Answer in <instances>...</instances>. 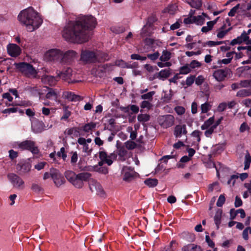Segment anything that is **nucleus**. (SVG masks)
Returning <instances> with one entry per match:
<instances>
[{
	"label": "nucleus",
	"mask_w": 251,
	"mask_h": 251,
	"mask_svg": "<svg viewBox=\"0 0 251 251\" xmlns=\"http://www.w3.org/2000/svg\"><path fill=\"white\" fill-rule=\"evenodd\" d=\"M96 19L92 15L82 16L75 21H71L64 27L62 36L67 41L73 43H83L89 39V31L97 25Z\"/></svg>",
	"instance_id": "obj_1"
},
{
	"label": "nucleus",
	"mask_w": 251,
	"mask_h": 251,
	"mask_svg": "<svg viewBox=\"0 0 251 251\" xmlns=\"http://www.w3.org/2000/svg\"><path fill=\"white\" fill-rule=\"evenodd\" d=\"M18 18L21 24L26 26L27 30L29 32L38 28L43 23L39 13L32 7L21 11Z\"/></svg>",
	"instance_id": "obj_2"
},
{
	"label": "nucleus",
	"mask_w": 251,
	"mask_h": 251,
	"mask_svg": "<svg viewBox=\"0 0 251 251\" xmlns=\"http://www.w3.org/2000/svg\"><path fill=\"white\" fill-rule=\"evenodd\" d=\"M80 59L82 61L89 63L102 62L109 59L108 55L105 53L96 54L94 51L82 50Z\"/></svg>",
	"instance_id": "obj_3"
},
{
	"label": "nucleus",
	"mask_w": 251,
	"mask_h": 251,
	"mask_svg": "<svg viewBox=\"0 0 251 251\" xmlns=\"http://www.w3.org/2000/svg\"><path fill=\"white\" fill-rule=\"evenodd\" d=\"M14 65L16 69L26 77L33 76L35 77L37 74L36 70L33 66L28 63H15Z\"/></svg>",
	"instance_id": "obj_4"
},
{
	"label": "nucleus",
	"mask_w": 251,
	"mask_h": 251,
	"mask_svg": "<svg viewBox=\"0 0 251 251\" xmlns=\"http://www.w3.org/2000/svg\"><path fill=\"white\" fill-rule=\"evenodd\" d=\"M18 148L21 151H28L33 154H38L39 150L36 145V142L31 140H25L17 143Z\"/></svg>",
	"instance_id": "obj_5"
},
{
	"label": "nucleus",
	"mask_w": 251,
	"mask_h": 251,
	"mask_svg": "<svg viewBox=\"0 0 251 251\" xmlns=\"http://www.w3.org/2000/svg\"><path fill=\"white\" fill-rule=\"evenodd\" d=\"M62 52L60 50L56 49L50 50L45 53L44 59L47 61L60 64Z\"/></svg>",
	"instance_id": "obj_6"
},
{
	"label": "nucleus",
	"mask_w": 251,
	"mask_h": 251,
	"mask_svg": "<svg viewBox=\"0 0 251 251\" xmlns=\"http://www.w3.org/2000/svg\"><path fill=\"white\" fill-rule=\"evenodd\" d=\"M72 75L73 70L72 68L70 67H67L59 72V73L57 75V77H58L59 79H61L63 81L67 82L68 84H73L81 81V80L72 79Z\"/></svg>",
	"instance_id": "obj_7"
},
{
	"label": "nucleus",
	"mask_w": 251,
	"mask_h": 251,
	"mask_svg": "<svg viewBox=\"0 0 251 251\" xmlns=\"http://www.w3.org/2000/svg\"><path fill=\"white\" fill-rule=\"evenodd\" d=\"M91 176V174L89 173H80L77 175V176L71 183L75 187L81 188L83 186V181H88Z\"/></svg>",
	"instance_id": "obj_8"
},
{
	"label": "nucleus",
	"mask_w": 251,
	"mask_h": 251,
	"mask_svg": "<svg viewBox=\"0 0 251 251\" xmlns=\"http://www.w3.org/2000/svg\"><path fill=\"white\" fill-rule=\"evenodd\" d=\"M76 55V52L73 50H69L64 53L62 52L60 64L70 65L74 61Z\"/></svg>",
	"instance_id": "obj_9"
},
{
	"label": "nucleus",
	"mask_w": 251,
	"mask_h": 251,
	"mask_svg": "<svg viewBox=\"0 0 251 251\" xmlns=\"http://www.w3.org/2000/svg\"><path fill=\"white\" fill-rule=\"evenodd\" d=\"M7 178L14 187L18 189H23L24 181L17 175L14 173H9L7 175Z\"/></svg>",
	"instance_id": "obj_10"
},
{
	"label": "nucleus",
	"mask_w": 251,
	"mask_h": 251,
	"mask_svg": "<svg viewBox=\"0 0 251 251\" xmlns=\"http://www.w3.org/2000/svg\"><path fill=\"white\" fill-rule=\"evenodd\" d=\"M230 72V70L226 67L223 69H219L214 71L213 74V77L219 82L225 80Z\"/></svg>",
	"instance_id": "obj_11"
},
{
	"label": "nucleus",
	"mask_w": 251,
	"mask_h": 251,
	"mask_svg": "<svg viewBox=\"0 0 251 251\" xmlns=\"http://www.w3.org/2000/svg\"><path fill=\"white\" fill-rule=\"evenodd\" d=\"M31 168V164L26 161L20 162L16 165L17 172L20 175L23 176L30 172Z\"/></svg>",
	"instance_id": "obj_12"
},
{
	"label": "nucleus",
	"mask_w": 251,
	"mask_h": 251,
	"mask_svg": "<svg viewBox=\"0 0 251 251\" xmlns=\"http://www.w3.org/2000/svg\"><path fill=\"white\" fill-rule=\"evenodd\" d=\"M7 50L8 54L13 57L18 56L21 53V48L15 44H8Z\"/></svg>",
	"instance_id": "obj_13"
},
{
	"label": "nucleus",
	"mask_w": 251,
	"mask_h": 251,
	"mask_svg": "<svg viewBox=\"0 0 251 251\" xmlns=\"http://www.w3.org/2000/svg\"><path fill=\"white\" fill-rule=\"evenodd\" d=\"M123 171V179L126 181H131L136 175V173L129 167H124Z\"/></svg>",
	"instance_id": "obj_14"
},
{
	"label": "nucleus",
	"mask_w": 251,
	"mask_h": 251,
	"mask_svg": "<svg viewBox=\"0 0 251 251\" xmlns=\"http://www.w3.org/2000/svg\"><path fill=\"white\" fill-rule=\"evenodd\" d=\"M45 128L44 123L39 120L34 121L31 125V129L32 131L35 133H39L42 132Z\"/></svg>",
	"instance_id": "obj_15"
},
{
	"label": "nucleus",
	"mask_w": 251,
	"mask_h": 251,
	"mask_svg": "<svg viewBox=\"0 0 251 251\" xmlns=\"http://www.w3.org/2000/svg\"><path fill=\"white\" fill-rule=\"evenodd\" d=\"M187 133L186 126L185 125H176L174 129V135L176 138H180L182 135Z\"/></svg>",
	"instance_id": "obj_16"
},
{
	"label": "nucleus",
	"mask_w": 251,
	"mask_h": 251,
	"mask_svg": "<svg viewBox=\"0 0 251 251\" xmlns=\"http://www.w3.org/2000/svg\"><path fill=\"white\" fill-rule=\"evenodd\" d=\"M63 97L71 101H77L82 100L80 96L75 95L74 93L70 91L64 92Z\"/></svg>",
	"instance_id": "obj_17"
},
{
	"label": "nucleus",
	"mask_w": 251,
	"mask_h": 251,
	"mask_svg": "<svg viewBox=\"0 0 251 251\" xmlns=\"http://www.w3.org/2000/svg\"><path fill=\"white\" fill-rule=\"evenodd\" d=\"M89 188L92 192H94V188L96 190L97 195L103 197L105 195L104 192L101 185L99 183H95L94 184L89 186Z\"/></svg>",
	"instance_id": "obj_18"
},
{
	"label": "nucleus",
	"mask_w": 251,
	"mask_h": 251,
	"mask_svg": "<svg viewBox=\"0 0 251 251\" xmlns=\"http://www.w3.org/2000/svg\"><path fill=\"white\" fill-rule=\"evenodd\" d=\"M171 74L170 69L161 70L159 73L154 75V77L160 79L164 80L167 78Z\"/></svg>",
	"instance_id": "obj_19"
},
{
	"label": "nucleus",
	"mask_w": 251,
	"mask_h": 251,
	"mask_svg": "<svg viewBox=\"0 0 251 251\" xmlns=\"http://www.w3.org/2000/svg\"><path fill=\"white\" fill-rule=\"evenodd\" d=\"M43 81L45 83H47L50 86H54L56 82L59 80L57 75L55 77L51 75H46L42 78Z\"/></svg>",
	"instance_id": "obj_20"
},
{
	"label": "nucleus",
	"mask_w": 251,
	"mask_h": 251,
	"mask_svg": "<svg viewBox=\"0 0 251 251\" xmlns=\"http://www.w3.org/2000/svg\"><path fill=\"white\" fill-rule=\"evenodd\" d=\"M47 99L56 100L58 98V91L57 89L49 88V91L46 95Z\"/></svg>",
	"instance_id": "obj_21"
},
{
	"label": "nucleus",
	"mask_w": 251,
	"mask_h": 251,
	"mask_svg": "<svg viewBox=\"0 0 251 251\" xmlns=\"http://www.w3.org/2000/svg\"><path fill=\"white\" fill-rule=\"evenodd\" d=\"M117 154L119 156V158L122 160H125L126 158L127 151L125 147L119 146L117 147Z\"/></svg>",
	"instance_id": "obj_22"
},
{
	"label": "nucleus",
	"mask_w": 251,
	"mask_h": 251,
	"mask_svg": "<svg viewBox=\"0 0 251 251\" xmlns=\"http://www.w3.org/2000/svg\"><path fill=\"white\" fill-rule=\"evenodd\" d=\"M174 124V117L172 115H167L164 121L163 125L166 127H171Z\"/></svg>",
	"instance_id": "obj_23"
},
{
	"label": "nucleus",
	"mask_w": 251,
	"mask_h": 251,
	"mask_svg": "<svg viewBox=\"0 0 251 251\" xmlns=\"http://www.w3.org/2000/svg\"><path fill=\"white\" fill-rule=\"evenodd\" d=\"M65 134L68 135H73L75 137H78L80 135L79 129L77 127H72L66 129L65 131Z\"/></svg>",
	"instance_id": "obj_24"
},
{
	"label": "nucleus",
	"mask_w": 251,
	"mask_h": 251,
	"mask_svg": "<svg viewBox=\"0 0 251 251\" xmlns=\"http://www.w3.org/2000/svg\"><path fill=\"white\" fill-rule=\"evenodd\" d=\"M222 214V210H219L218 211L216 212L214 217V222L216 226L217 229L219 228V226L221 222Z\"/></svg>",
	"instance_id": "obj_25"
},
{
	"label": "nucleus",
	"mask_w": 251,
	"mask_h": 251,
	"mask_svg": "<svg viewBox=\"0 0 251 251\" xmlns=\"http://www.w3.org/2000/svg\"><path fill=\"white\" fill-rule=\"evenodd\" d=\"M214 117L212 116L209 118L208 120L205 121L204 124L201 126V129L202 130H205L208 128H210L212 125L214 124Z\"/></svg>",
	"instance_id": "obj_26"
},
{
	"label": "nucleus",
	"mask_w": 251,
	"mask_h": 251,
	"mask_svg": "<svg viewBox=\"0 0 251 251\" xmlns=\"http://www.w3.org/2000/svg\"><path fill=\"white\" fill-rule=\"evenodd\" d=\"M63 114L62 116L61 117V120L67 121L69 117L71 115V112L68 110V106H63Z\"/></svg>",
	"instance_id": "obj_27"
},
{
	"label": "nucleus",
	"mask_w": 251,
	"mask_h": 251,
	"mask_svg": "<svg viewBox=\"0 0 251 251\" xmlns=\"http://www.w3.org/2000/svg\"><path fill=\"white\" fill-rule=\"evenodd\" d=\"M251 163V156L250 155L249 151H247L245 156L244 161V170H247L250 168V164Z\"/></svg>",
	"instance_id": "obj_28"
},
{
	"label": "nucleus",
	"mask_w": 251,
	"mask_h": 251,
	"mask_svg": "<svg viewBox=\"0 0 251 251\" xmlns=\"http://www.w3.org/2000/svg\"><path fill=\"white\" fill-rule=\"evenodd\" d=\"M50 176L51 177L53 180L56 179H58L61 176H62L61 174L60 173L59 171L55 168H50Z\"/></svg>",
	"instance_id": "obj_29"
},
{
	"label": "nucleus",
	"mask_w": 251,
	"mask_h": 251,
	"mask_svg": "<svg viewBox=\"0 0 251 251\" xmlns=\"http://www.w3.org/2000/svg\"><path fill=\"white\" fill-rule=\"evenodd\" d=\"M144 183L150 187H154L157 185L158 180L156 178H147L145 180Z\"/></svg>",
	"instance_id": "obj_30"
},
{
	"label": "nucleus",
	"mask_w": 251,
	"mask_h": 251,
	"mask_svg": "<svg viewBox=\"0 0 251 251\" xmlns=\"http://www.w3.org/2000/svg\"><path fill=\"white\" fill-rule=\"evenodd\" d=\"M66 179L71 183L76 176L77 175L72 171H67L65 173Z\"/></svg>",
	"instance_id": "obj_31"
},
{
	"label": "nucleus",
	"mask_w": 251,
	"mask_h": 251,
	"mask_svg": "<svg viewBox=\"0 0 251 251\" xmlns=\"http://www.w3.org/2000/svg\"><path fill=\"white\" fill-rule=\"evenodd\" d=\"M171 58V53L167 50H164L162 51V54L160 57L159 59L162 62L168 61Z\"/></svg>",
	"instance_id": "obj_32"
},
{
	"label": "nucleus",
	"mask_w": 251,
	"mask_h": 251,
	"mask_svg": "<svg viewBox=\"0 0 251 251\" xmlns=\"http://www.w3.org/2000/svg\"><path fill=\"white\" fill-rule=\"evenodd\" d=\"M236 96L239 97H246L251 96V90L242 89L237 93Z\"/></svg>",
	"instance_id": "obj_33"
},
{
	"label": "nucleus",
	"mask_w": 251,
	"mask_h": 251,
	"mask_svg": "<svg viewBox=\"0 0 251 251\" xmlns=\"http://www.w3.org/2000/svg\"><path fill=\"white\" fill-rule=\"evenodd\" d=\"M189 3L191 7L197 9H199L202 5L201 0H191Z\"/></svg>",
	"instance_id": "obj_34"
},
{
	"label": "nucleus",
	"mask_w": 251,
	"mask_h": 251,
	"mask_svg": "<svg viewBox=\"0 0 251 251\" xmlns=\"http://www.w3.org/2000/svg\"><path fill=\"white\" fill-rule=\"evenodd\" d=\"M205 22L204 18L202 16H198L193 17V22L197 25H201L204 24Z\"/></svg>",
	"instance_id": "obj_35"
},
{
	"label": "nucleus",
	"mask_w": 251,
	"mask_h": 251,
	"mask_svg": "<svg viewBox=\"0 0 251 251\" xmlns=\"http://www.w3.org/2000/svg\"><path fill=\"white\" fill-rule=\"evenodd\" d=\"M137 119L140 122H147L150 119V116L148 114H140L137 116Z\"/></svg>",
	"instance_id": "obj_36"
},
{
	"label": "nucleus",
	"mask_w": 251,
	"mask_h": 251,
	"mask_svg": "<svg viewBox=\"0 0 251 251\" xmlns=\"http://www.w3.org/2000/svg\"><path fill=\"white\" fill-rule=\"evenodd\" d=\"M248 38V33H246V32L245 31L243 32L240 36L236 38L239 44H241L243 42H246Z\"/></svg>",
	"instance_id": "obj_37"
},
{
	"label": "nucleus",
	"mask_w": 251,
	"mask_h": 251,
	"mask_svg": "<svg viewBox=\"0 0 251 251\" xmlns=\"http://www.w3.org/2000/svg\"><path fill=\"white\" fill-rule=\"evenodd\" d=\"M96 126V124L93 122L86 124L83 126V130L86 132H88L95 128Z\"/></svg>",
	"instance_id": "obj_38"
},
{
	"label": "nucleus",
	"mask_w": 251,
	"mask_h": 251,
	"mask_svg": "<svg viewBox=\"0 0 251 251\" xmlns=\"http://www.w3.org/2000/svg\"><path fill=\"white\" fill-rule=\"evenodd\" d=\"M177 243L175 240H172L169 246L165 247L162 251H174L176 249L175 245Z\"/></svg>",
	"instance_id": "obj_39"
},
{
	"label": "nucleus",
	"mask_w": 251,
	"mask_h": 251,
	"mask_svg": "<svg viewBox=\"0 0 251 251\" xmlns=\"http://www.w3.org/2000/svg\"><path fill=\"white\" fill-rule=\"evenodd\" d=\"M155 94L154 91H151L147 94H143L141 96L142 100H152L153 96Z\"/></svg>",
	"instance_id": "obj_40"
},
{
	"label": "nucleus",
	"mask_w": 251,
	"mask_h": 251,
	"mask_svg": "<svg viewBox=\"0 0 251 251\" xmlns=\"http://www.w3.org/2000/svg\"><path fill=\"white\" fill-rule=\"evenodd\" d=\"M78 167L80 171H94L95 170V168H98L97 165H95L94 166H85L84 167H82L80 166V162H79L78 164Z\"/></svg>",
	"instance_id": "obj_41"
},
{
	"label": "nucleus",
	"mask_w": 251,
	"mask_h": 251,
	"mask_svg": "<svg viewBox=\"0 0 251 251\" xmlns=\"http://www.w3.org/2000/svg\"><path fill=\"white\" fill-rule=\"evenodd\" d=\"M226 201V198L224 194L221 195L216 202V205L218 207H222L225 203Z\"/></svg>",
	"instance_id": "obj_42"
},
{
	"label": "nucleus",
	"mask_w": 251,
	"mask_h": 251,
	"mask_svg": "<svg viewBox=\"0 0 251 251\" xmlns=\"http://www.w3.org/2000/svg\"><path fill=\"white\" fill-rule=\"evenodd\" d=\"M191 71L190 68L188 65H185L180 68L179 74H187Z\"/></svg>",
	"instance_id": "obj_43"
},
{
	"label": "nucleus",
	"mask_w": 251,
	"mask_h": 251,
	"mask_svg": "<svg viewBox=\"0 0 251 251\" xmlns=\"http://www.w3.org/2000/svg\"><path fill=\"white\" fill-rule=\"evenodd\" d=\"M202 132L198 130H195L192 133L191 135L193 137L196 138L197 141L199 143L201 141V135Z\"/></svg>",
	"instance_id": "obj_44"
},
{
	"label": "nucleus",
	"mask_w": 251,
	"mask_h": 251,
	"mask_svg": "<svg viewBox=\"0 0 251 251\" xmlns=\"http://www.w3.org/2000/svg\"><path fill=\"white\" fill-rule=\"evenodd\" d=\"M240 5V4L238 3L236 6H235L232 8H231L230 9V10L229 11V12H228V15L230 17L234 16L235 14L237 12V11L239 8Z\"/></svg>",
	"instance_id": "obj_45"
},
{
	"label": "nucleus",
	"mask_w": 251,
	"mask_h": 251,
	"mask_svg": "<svg viewBox=\"0 0 251 251\" xmlns=\"http://www.w3.org/2000/svg\"><path fill=\"white\" fill-rule=\"evenodd\" d=\"M54 183L57 187H59L65 182V179L64 177L61 176L58 179L53 180Z\"/></svg>",
	"instance_id": "obj_46"
},
{
	"label": "nucleus",
	"mask_w": 251,
	"mask_h": 251,
	"mask_svg": "<svg viewBox=\"0 0 251 251\" xmlns=\"http://www.w3.org/2000/svg\"><path fill=\"white\" fill-rule=\"evenodd\" d=\"M140 106L142 108H147L148 109H150L152 107V104L149 101L143 100L141 102Z\"/></svg>",
	"instance_id": "obj_47"
},
{
	"label": "nucleus",
	"mask_w": 251,
	"mask_h": 251,
	"mask_svg": "<svg viewBox=\"0 0 251 251\" xmlns=\"http://www.w3.org/2000/svg\"><path fill=\"white\" fill-rule=\"evenodd\" d=\"M249 231H250V233H251V227L250 226L246 227L243 231L242 236L245 240H248L249 239Z\"/></svg>",
	"instance_id": "obj_48"
},
{
	"label": "nucleus",
	"mask_w": 251,
	"mask_h": 251,
	"mask_svg": "<svg viewBox=\"0 0 251 251\" xmlns=\"http://www.w3.org/2000/svg\"><path fill=\"white\" fill-rule=\"evenodd\" d=\"M250 129V127L248 125L246 122L243 123L240 127L239 131L241 133H243L246 130L249 131Z\"/></svg>",
	"instance_id": "obj_49"
},
{
	"label": "nucleus",
	"mask_w": 251,
	"mask_h": 251,
	"mask_svg": "<svg viewBox=\"0 0 251 251\" xmlns=\"http://www.w3.org/2000/svg\"><path fill=\"white\" fill-rule=\"evenodd\" d=\"M159 53L157 51L152 54H148L147 57L152 61H155L159 57Z\"/></svg>",
	"instance_id": "obj_50"
},
{
	"label": "nucleus",
	"mask_w": 251,
	"mask_h": 251,
	"mask_svg": "<svg viewBox=\"0 0 251 251\" xmlns=\"http://www.w3.org/2000/svg\"><path fill=\"white\" fill-rule=\"evenodd\" d=\"M115 65L122 68H127V63L122 59L116 60L115 62Z\"/></svg>",
	"instance_id": "obj_51"
},
{
	"label": "nucleus",
	"mask_w": 251,
	"mask_h": 251,
	"mask_svg": "<svg viewBox=\"0 0 251 251\" xmlns=\"http://www.w3.org/2000/svg\"><path fill=\"white\" fill-rule=\"evenodd\" d=\"M131 59L133 60H145L147 59L146 56H142L138 54H132L130 56Z\"/></svg>",
	"instance_id": "obj_52"
},
{
	"label": "nucleus",
	"mask_w": 251,
	"mask_h": 251,
	"mask_svg": "<svg viewBox=\"0 0 251 251\" xmlns=\"http://www.w3.org/2000/svg\"><path fill=\"white\" fill-rule=\"evenodd\" d=\"M172 92H173L172 90L170 89L169 93H166L164 94V97H163L164 101L168 102L171 100L172 96H173Z\"/></svg>",
	"instance_id": "obj_53"
},
{
	"label": "nucleus",
	"mask_w": 251,
	"mask_h": 251,
	"mask_svg": "<svg viewBox=\"0 0 251 251\" xmlns=\"http://www.w3.org/2000/svg\"><path fill=\"white\" fill-rule=\"evenodd\" d=\"M175 110L176 113L179 115L183 114L185 112V109L183 107L180 106L176 107Z\"/></svg>",
	"instance_id": "obj_54"
},
{
	"label": "nucleus",
	"mask_w": 251,
	"mask_h": 251,
	"mask_svg": "<svg viewBox=\"0 0 251 251\" xmlns=\"http://www.w3.org/2000/svg\"><path fill=\"white\" fill-rule=\"evenodd\" d=\"M9 157L11 160H14L18 157V153L13 150H10L8 151Z\"/></svg>",
	"instance_id": "obj_55"
},
{
	"label": "nucleus",
	"mask_w": 251,
	"mask_h": 251,
	"mask_svg": "<svg viewBox=\"0 0 251 251\" xmlns=\"http://www.w3.org/2000/svg\"><path fill=\"white\" fill-rule=\"evenodd\" d=\"M82 151L83 152L86 153L87 155H90L92 153V149H89L88 145L86 144L83 146Z\"/></svg>",
	"instance_id": "obj_56"
},
{
	"label": "nucleus",
	"mask_w": 251,
	"mask_h": 251,
	"mask_svg": "<svg viewBox=\"0 0 251 251\" xmlns=\"http://www.w3.org/2000/svg\"><path fill=\"white\" fill-rule=\"evenodd\" d=\"M201 113H206L209 110V104L206 102L201 105Z\"/></svg>",
	"instance_id": "obj_57"
},
{
	"label": "nucleus",
	"mask_w": 251,
	"mask_h": 251,
	"mask_svg": "<svg viewBox=\"0 0 251 251\" xmlns=\"http://www.w3.org/2000/svg\"><path fill=\"white\" fill-rule=\"evenodd\" d=\"M243 204V202L242 200L240 197L238 196H236L235 202H234V206L235 207H238L242 206Z\"/></svg>",
	"instance_id": "obj_58"
},
{
	"label": "nucleus",
	"mask_w": 251,
	"mask_h": 251,
	"mask_svg": "<svg viewBox=\"0 0 251 251\" xmlns=\"http://www.w3.org/2000/svg\"><path fill=\"white\" fill-rule=\"evenodd\" d=\"M18 111V108L16 107H12L5 109L2 111V113L4 114L11 113H15Z\"/></svg>",
	"instance_id": "obj_59"
},
{
	"label": "nucleus",
	"mask_w": 251,
	"mask_h": 251,
	"mask_svg": "<svg viewBox=\"0 0 251 251\" xmlns=\"http://www.w3.org/2000/svg\"><path fill=\"white\" fill-rule=\"evenodd\" d=\"M229 29L227 30H222L218 32L217 33V36L218 38L222 39L224 37V36L227 33Z\"/></svg>",
	"instance_id": "obj_60"
},
{
	"label": "nucleus",
	"mask_w": 251,
	"mask_h": 251,
	"mask_svg": "<svg viewBox=\"0 0 251 251\" xmlns=\"http://www.w3.org/2000/svg\"><path fill=\"white\" fill-rule=\"evenodd\" d=\"M195 76L191 75L189 77H188L186 80V84L187 86H191L194 82L195 80Z\"/></svg>",
	"instance_id": "obj_61"
},
{
	"label": "nucleus",
	"mask_w": 251,
	"mask_h": 251,
	"mask_svg": "<svg viewBox=\"0 0 251 251\" xmlns=\"http://www.w3.org/2000/svg\"><path fill=\"white\" fill-rule=\"evenodd\" d=\"M238 178V176L236 175H233L230 176V178L227 181V184H230L232 183V185H234L236 179Z\"/></svg>",
	"instance_id": "obj_62"
},
{
	"label": "nucleus",
	"mask_w": 251,
	"mask_h": 251,
	"mask_svg": "<svg viewBox=\"0 0 251 251\" xmlns=\"http://www.w3.org/2000/svg\"><path fill=\"white\" fill-rule=\"evenodd\" d=\"M73 154L71 159V163L72 164H75L77 161L78 155L76 151L73 152Z\"/></svg>",
	"instance_id": "obj_63"
},
{
	"label": "nucleus",
	"mask_w": 251,
	"mask_h": 251,
	"mask_svg": "<svg viewBox=\"0 0 251 251\" xmlns=\"http://www.w3.org/2000/svg\"><path fill=\"white\" fill-rule=\"evenodd\" d=\"M125 144L126 148L128 150H132L134 149L136 146L135 143L132 141H127L125 143Z\"/></svg>",
	"instance_id": "obj_64"
}]
</instances>
